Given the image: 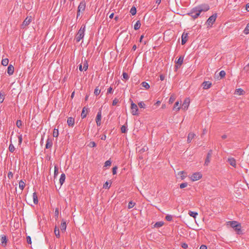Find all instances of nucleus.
Instances as JSON below:
<instances>
[{"label": "nucleus", "instance_id": "nucleus-45", "mask_svg": "<svg viewBox=\"0 0 249 249\" xmlns=\"http://www.w3.org/2000/svg\"><path fill=\"white\" fill-rule=\"evenodd\" d=\"M219 75L221 78H224L226 75V72L224 71H221L219 72Z\"/></svg>", "mask_w": 249, "mask_h": 249}, {"label": "nucleus", "instance_id": "nucleus-42", "mask_svg": "<svg viewBox=\"0 0 249 249\" xmlns=\"http://www.w3.org/2000/svg\"><path fill=\"white\" fill-rule=\"evenodd\" d=\"M135 205V203L133 202V201H130L128 205V208L131 209L133 208Z\"/></svg>", "mask_w": 249, "mask_h": 249}, {"label": "nucleus", "instance_id": "nucleus-37", "mask_svg": "<svg viewBox=\"0 0 249 249\" xmlns=\"http://www.w3.org/2000/svg\"><path fill=\"white\" fill-rule=\"evenodd\" d=\"M189 214L190 216H192L194 218H196V216L198 215V213L196 212L190 211L189 212Z\"/></svg>", "mask_w": 249, "mask_h": 249}, {"label": "nucleus", "instance_id": "nucleus-16", "mask_svg": "<svg viewBox=\"0 0 249 249\" xmlns=\"http://www.w3.org/2000/svg\"><path fill=\"white\" fill-rule=\"evenodd\" d=\"M202 86L204 89H208L211 87L212 83L210 81H205L202 83Z\"/></svg>", "mask_w": 249, "mask_h": 249}, {"label": "nucleus", "instance_id": "nucleus-13", "mask_svg": "<svg viewBox=\"0 0 249 249\" xmlns=\"http://www.w3.org/2000/svg\"><path fill=\"white\" fill-rule=\"evenodd\" d=\"M212 156V151H210L207 154L206 159L205 161L204 165L207 166L210 162V159Z\"/></svg>", "mask_w": 249, "mask_h": 249}, {"label": "nucleus", "instance_id": "nucleus-11", "mask_svg": "<svg viewBox=\"0 0 249 249\" xmlns=\"http://www.w3.org/2000/svg\"><path fill=\"white\" fill-rule=\"evenodd\" d=\"M181 101H177L173 107V110L178 111L181 108Z\"/></svg>", "mask_w": 249, "mask_h": 249}, {"label": "nucleus", "instance_id": "nucleus-35", "mask_svg": "<svg viewBox=\"0 0 249 249\" xmlns=\"http://www.w3.org/2000/svg\"><path fill=\"white\" fill-rule=\"evenodd\" d=\"M53 136L54 137H57L59 135V131L58 129L54 128L53 133Z\"/></svg>", "mask_w": 249, "mask_h": 249}, {"label": "nucleus", "instance_id": "nucleus-5", "mask_svg": "<svg viewBox=\"0 0 249 249\" xmlns=\"http://www.w3.org/2000/svg\"><path fill=\"white\" fill-rule=\"evenodd\" d=\"M130 108H131V113L133 115H135V116L139 115V112H138L139 109H138V107L136 104H135L133 102H132L131 103Z\"/></svg>", "mask_w": 249, "mask_h": 249}, {"label": "nucleus", "instance_id": "nucleus-12", "mask_svg": "<svg viewBox=\"0 0 249 249\" xmlns=\"http://www.w3.org/2000/svg\"><path fill=\"white\" fill-rule=\"evenodd\" d=\"M101 117H102L101 111H99L97 113L96 118V122L97 125L98 126H100L101 125Z\"/></svg>", "mask_w": 249, "mask_h": 249}, {"label": "nucleus", "instance_id": "nucleus-41", "mask_svg": "<svg viewBox=\"0 0 249 249\" xmlns=\"http://www.w3.org/2000/svg\"><path fill=\"white\" fill-rule=\"evenodd\" d=\"M189 14H190L191 16L194 18H197L198 17V16H196V12H194V8L193 9V10H192V11L191 12V13Z\"/></svg>", "mask_w": 249, "mask_h": 249}, {"label": "nucleus", "instance_id": "nucleus-7", "mask_svg": "<svg viewBox=\"0 0 249 249\" xmlns=\"http://www.w3.org/2000/svg\"><path fill=\"white\" fill-rule=\"evenodd\" d=\"M190 98H186L184 101H183V103L182 104L181 103V109L182 110H183L184 111H186L189 106H190Z\"/></svg>", "mask_w": 249, "mask_h": 249}, {"label": "nucleus", "instance_id": "nucleus-52", "mask_svg": "<svg viewBox=\"0 0 249 249\" xmlns=\"http://www.w3.org/2000/svg\"><path fill=\"white\" fill-rule=\"evenodd\" d=\"M126 127L124 125H123L121 127V131L122 133H125L126 132Z\"/></svg>", "mask_w": 249, "mask_h": 249}, {"label": "nucleus", "instance_id": "nucleus-34", "mask_svg": "<svg viewBox=\"0 0 249 249\" xmlns=\"http://www.w3.org/2000/svg\"><path fill=\"white\" fill-rule=\"evenodd\" d=\"M183 57L182 56H180L178 60L177 63L178 65H179V66H181L182 64L183 63Z\"/></svg>", "mask_w": 249, "mask_h": 249}, {"label": "nucleus", "instance_id": "nucleus-27", "mask_svg": "<svg viewBox=\"0 0 249 249\" xmlns=\"http://www.w3.org/2000/svg\"><path fill=\"white\" fill-rule=\"evenodd\" d=\"M25 186V183L22 180H20L19 182V188L20 190L22 191L24 188Z\"/></svg>", "mask_w": 249, "mask_h": 249}, {"label": "nucleus", "instance_id": "nucleus-53", "mask_svg": "<svg viewBox=\"0 0 249 249\" xmlns=\"http://www.w3.org/2000/svg\"><path fill=\"white\" fill-rule=\"evenodd\" d=\"M103 187L106 189H108L109 187V183L107 181H106L104 184Z\"/></svg>", "mask_w": 249, "mask_h": 249}, {"label": "nucleus", "instance_id": "nucleus-47", "mask_svg": "<svg viewBox=\"0 0 249 249\" xmlns=\"http://www.w3.org/2000/svg\"><path fill=\"white\" fill-rule=\"evenodd\" d=\"M88 146L90 147H94L96 146V144L94 142H90Z\"/></svg>", "mask_w": 249, "mask_h": 249}, {"label": "nucleus", "instance_id": "nucleus-6", "mask_svg": "<svg viewBox=\"0 0 249 249\" xmlns=\"http://www.w3.org/2000/svg\"><path fill=\"white\" fill-rule=\"evenodd\" d=\"M202 177V175L199 172H196L193 173L189 178L192 181H196L201 179Z\"/></svg>", "mask_w": 249, "mask_h": 249}, {"label": "nucleus", "instance_id": "nucleus-26", "mask_svg": "<svg viewBox=\"0 0 249 249\" xmlns=\"http://www.w3.org/2000/svg\"><path fill=\"white\" fill-rule=\"evenodd\" d=\"M34 203L36 204L38 203L37 196L36 193H34L32 196Z\"/></svg>", "mask_w": 249, "mask_h": 249}, {"label": "nucleus", "instance_id": "nucleus-28", "mask_svg": "<svg viewBox=\"0 0 249 249\" xmlns=\"http://www.w3.org/2000/svg\"><path fill=\"white\" fill-rule=\"evenodd\" d=\"M163 224H164V223L162 221H159V222L156 223L154 224V227L158 228L162 227L163 225Z\"/></svg>", "mask_w": 249, "mask_h": 249}, {"label": "nucleus", "instance_id": "nucleus-4", "mask_svg": "<svg viewBox=\"0 0 249 249\" xmlns=\"http://www.w3.org/2000/svg\"><path fill=\"white\" fill-rule=\"evenodd\" d=\"M86 8V2L84 1H81L78 7V11L77 14V18L80 16L81 13H83L85 10Z\"/></svg>", "mask_w": 249, "mask_h": 249}, {"label": "nucleus", "instance_id": "nucleus-49", "mask_svg": "<svg viewBox=\"0 0 249 249\" xmlns=\"http://www.w3.org/2000/svg\"><path fill=\"white\" fill-rule=\"evenodd\" d=\"M16 125L17 127L18 128L22 126V122L21 120H18L17 121Z\"/></svg>", "mask_w": 249, "mask_h": 249}, {"label": "nucleus", "instance_id": "nucleus-43", "mask_svg": "<svg viewBox=\"0 0 249 249\" xmlns=\"http://www.w3.org/2000/svg\"><path fill=\"white\" fill-rule=\"evenodd\" d=\"M9 150L10 152H13L15 150V147L13 144L11 143L9 146Z\"/></svg>", "mask_w": 249, "mask_h": 249}, {"label": "nucleus", "instance_id": "nucleus-24", "mask_svg": "<svg viewBox=\"0 0 249 249\" xmlns=\"http://www.w3.org/2000/svg\"><path fill=\"white\" fill-rule=\"evenodd\" d=\"M65 178H66L65 175L64 174H62L61 175V177L59 179V183H60V186H61L64 182Z\"/></svg>", "mask_w": 249, "mask_h": 249}, {"label": "nucleus", "instance_id": "nucleus-60", "mask_svg": "<svg viewBox=\"0 0 249 249\" xmlns=\"http://www.w3.org/2000/svg\"><path fill=\"white\" fill-rule=\"evenodd\" d=\"M58 169L57 167L55 166L54 167V175L55 176L56 175H57L58 174Z\"/></svg>", "mask_w": 249, "mask_h": 249}, {"label": "nucleus", "instance_id": "nucleus-25", "mask_svg": "<svg viewBox=\"0 0 249 249\" xmlns=\"http://www.w3.org/2000/svg\"><path fill=\"white\" fill-rule=\"evenodd\" d=\"M67 225L65 221H63L61 224V230L62 231H65L66 229Z\"/></svg>", "mask_w": 249, "mask_h": 249}, {"label": "nucleus", "instance_id": "nucleus-38", "mask_svg": "<svg viewBox=\"0 0 249 249\" xmlns=\"http://www.w3.org/2000/svg\"><path fill=\"white\" fill-rule=\"evenodd\" d=\"M244 33L246 35H248L249 34V23L247 25V26L244 29Z\"/></svg>", "mask_w": 249, "mask_h": 249}, {"label": "nucleus", "instance_id": "nucleus-30", "mask_svg": "<svg viewBox=\"0 0 249 249\" xmlns=\"http://www.w3.org/2000/svg\"><path fill=\"white\" fill-rule=\"evenodd\" d=\"M176 97L175 95H172L169 98V103L171 104H172L176 100Z\"/></svg>", "mask_w": 249, "mask_h": 249}, {"label": "nucleus", "instance_id": "nucleus-29", "mask_svg": "<svg viewBox=\"0 0 249 249\" xmlns=\"http://www.w3.org/2000/svg\"><path fill=\"white\" fill-rule=\"evenodd\" d=\"M9 63V60L8 58L2 59L1 61V64L4 66H6L8 65Z\"/></svg>", "mask_w": 249, "mask_h": 249}, {"label": "nucleus", "instance_id": "nucleus-58", "mask_svg": "<svg viewBox=\"0 0 249 249\" xmlns=\"http://www.w3.org/2000/svg\"><path fill=\"white\" fill-rule=\"evenodd\" d=\"M54 214H55V215L56 217H58V214H59V211H58V209H55V211H54Z\"/></svg>", "mask_w": 249, "mask_h": 249}, {"label": "nucleus", "instance_id": "nucleus-54", "mask_svg": "<svg viewBox=\"0 0 249 249\" xmlns=\"http://www.w3.org/2000/svg\"><path fill=\"white\" fill-rule=\"evenodd\" d=\"M165 218L167 221H171L172 220V216L171 215H168L166 216Z\"/></svg>", "mask_w": 249, "mask_h": 249}, {"label": "nucleus", "instance_id": "nucleus-50", "mask_svg": "<svg viewBox=\"0 0 249 249\" xmlns=\"http://www.w3.org/2000/svg\"><path fill=\"white\" fill-rule=\"evenodd\" d=\"M111 164V161L110 160H107L105 163V167L110 166Z\"/></svg>", "mask_w": 249, "mask_h": 249}, {"label": "nucleus", "instance_id": "nucleus-1", "mask_svg": "<svg viewBox=\"0 0 249 249\" xmlns=\"http://www.w3.org/2000/svg\"><path fill=\"white\" fill-rule=\"evenodd\" d=\"M227 225L233 228L237 234H242L241 225L238 222L235 221H229L227 223Z\"/></svg>", "mask_w": 249, "mask_h": 249}, {"label": "nucleus", "instance_id": "nucleus-9", "mask_svg": "<svg viewBox=\"0 0 249 249\" xmlns=\"http://www.w3.org/2000/svg\"><path fill=\"white\" fill-rule=\"evenodd\" d=\"M217 16L216 14L213 15L212 16H211L207 20L206 23L207 25L212 26L213 24V23L215 22L216 18Z\"/></svg>", "mask_w": 249, "mask_h": 249}, {"label": "nucleus", "instance_id": "nucleus-59", "mask_svg": "<svg viewBox=\"0 0 249 249\" xmlns=\"http://www.w3.org/2000/svg\"><path fill=\"white\" fill-rule=\"evenodd\" d=\"M27 242L28 244H31L32 241H31V238L30 236H28L27 237Z\"/></svg>", "mask_w": 249, "mask_h": 249}, {"label": "nucleus", "instance_id": "nucleus-8", "mask_svg": "<svg viewBox=\"0 0 249 249\" xmlns=\"http://www.w3.org/2000/svg\"><path fill=\"white\" fill-rule=\"evenodd\" d=\"M32 20V17H27L25 20L22 22V24L21 25V28H25L27 26H28Z\"/></svg>", "mask_w": 249, "mask_h": 249}, {"label": "nucleus", "instance_id": "nucleus-10", "mask_svg": "<svg viewBox=\"0 0 249 249\" xmlns=\"http://www.w3.org/2000/svg\"><path fill=\"white\" fill-rule=\"evenodd\" d=\"M187 176V173L184 171H179L176 175L177 178L180 180H183Z\"/></svg>", "mask_w": 249, "mask_h": 249}, {"label": "nucleus", "instance_id": "nucleus-33", "mask_svg": "<svg viewBox=\"0 0 249 249\" xmlns=\"http://www.w3.org/2000/svg\"><path fill=\"white\" fill-rule=\"evenodd\" d=\"M142 87L145 88L146 89H149L150 88L149 85L146 82H142Z\"/></svg>", "mask_w": 249, "mask_h": 249}, {"label": "nucleus", "instance_id": "nucleus-63", "mask_svg": "<svg viewBox=\"0 0 249 249\" xmlns=\"http://www.w3.org/2000/svg\"><path fill=\"white\" fill-rule=\"evenodd\" d=\"M112 92V88L111 87H110L107 91V93H111Z\"/></svg>", "mask_w": 249, "mask_h": 249}, {"label": "nucleus", "instance_id": "nucleus-39", "mask_svg": "<svg viewBox=\"0 0 249 249\" xmlns=\"http://www.w3.org/2000/svg\"><path fill=\"white\" fill-rule=\"evenodd\" d=\"M136 9L135 7H132L130 11V13L133 15H135L136 14Z\"/></svg>", "mask_w": 249, "mask_h": 249}, {"label": "nucleus", "instance_id": "nucleus-23", "mask_svg": "<svg viewBox=\"0 0 249 249\" xmlns=\"http://www.w3.org/2000/svg\"><path fill=\"white\" fill-rule=\"evenodd\" d=\"M88 113V108L84 107L81 113V117L82 118H84L86 117L87 114Z\"/></svg>", "mask_w": 249, "mask_h": 249}, {"label": "nucleus", "instance_id": "nucleus-17", "mask_svg": "<svg viewBox=\"0 0 249 249\" xmlns=\"http://www.w3.org/2000/svg\"><path fill=\"white\" fill-rule=\"evenodd\" d=\"M7 241V240L6 236L4 235H1V237L0 238V242L3 246L5 247L6 245Z\"/></svg>", "mask_w": 249, "mask_h": 249}, {"label": "nucleus", "instance_id": "nucleus-40", "mask_svg": "<svg viewBox=\"0 0 249 249\" xmlns=\"http://www.w3.org/2000/svg\"><path fill=\"white\" fill-rule=\"evenodd\" d=\"M54 234L57 238L59 237V236H60L59 231V229L57 227H55L54 229Z\"/></svg>", "mask_w": 249, "mask_h": 249}, {"label": "nucleus", "instance_id": "nucleus-22", "mask_svg": "<svg viewBox=\"0 0 249 249\" xmlns=\"http://www.w3.org/2000/svg\"><path fill=\"white\" fill-rule=\"evenodd\" d=\"M67 123L70 126H73L74 124V119L72 117L68 118L67 120Z\"/></svg>", "mask_w": 249, "mask_h": 249}, {"label": "nucleus", "instance_id": "nucleus-2", "mask_svg": "<svg viewBox=\"0 0 249 249\" xmlns=\"http://www.w3.org/2000/svg\"><path fill=\"white\" fill-rule=\"evenodd\" d=\"M209 9L208 5H203L194 8V12H196V16H199L202 11H207Z\"/></svg>", "mask_w": 249, "mask_h": 249}, {"label": "nucleus", "instance_id": "nucleus-18", "mask_svg": "<svg viewBox=\"0 0 249 249\" xmlns=\"http://www.w3.org/2000/svg\"><path fill=\"white\" fill-rule=\"evenodd\" d=\"M228 161L229 163L231 165V166L235 167L236 165V160H235L233 158H229L228 160Z\"/></svg>", "mask_w": 249, "mask_h": 249}, {"label": "nucleus", "instance_id": "nucleus-64", "mask_svg": "<svg viewBox=\"0 0 249 249\" xmlns=\"http://www.w3.org/2000/svg\"><path fill=\"white\" fill-rule=\"evenodd\" d=\"M200 249H207V248L205 245H201L200 247Z\"/></svg>", "mask_w": 249, "mask_h": 249}, {"label": "nucleus", "instance_id": "nucleus-19", "mask_svg": "<svg viewBox=\"0 0 249 249\" xmlns=\"http://www.w3.org/2000/svg\"><path fill=\"white\" fill-rule=\"evenodd\" d=\"M53 145V142L52 139L48 138L46 142L45 147L47 149L50 148L52 147Z\"/></svg>", "mask_w": 249, "mask_h": 249}, {"label": "nucleus", "instance_id": "nucleus-57", "mask_svg": "<svg viewBox=\"0 0 249 249\" xmlns=\"http://www.w3.org/2000/svg\"><path fill=\"white\" fill-rule=\"evenodd\" d=\"M117 166H115L112 169V173L113 175H115L116 174V171H117Z\"/></svg>", "mask_w": 249, "mask_h": 249}, {"label": "nucleus", "instance_id": "nucleus-56", "mask_svg": "<svg viewBox=\"0 0 249 249\" xmlns=\"http://www.w3.org/2000/svg\"><path fill=\"white\" fill-rule=\"evenodd\" d=\"M118 102V99H117V98L114 99L112 102V105L115 106L117 104Z\"/></svg>", "mask_w": 249, "mask_h": 249}, {"label": "nucleus", "instance_id": "nucleus-62", "mask_svg": "<svg viewBox=\"0 0 249 249\" xmlns=\"http://www.w3.org/2000/svg\"><path fill=\"white\" fill-rule=\"evenodd\" d=\"M182 247L184 249H187L188 248V245L186 243H183L182 244Z\"/></svg>", "mask_w": 249, "mask_h": 249}, {"label": "nucleus", "instance_id": "nucleus-51", "mask_svg": "<svg viewBox=\"0 0 249 249\" xmlns=\"http://www.w3.org/2000/svg\"><path fill=\"white\" fill-rule=\"evenodd\" d=\"M123 77L124 79H126V80L129 78V76L126 72H124L123 73Z\"/></svg>", "mask_w": 249, "mask_h": 249}, {"label": "nucleus", "instance_id": "nucleus-46", "mask_svg": "<svg viewBox=\"0 0 249 249\" xmlns=\"http://www.w3.org/2000/svg\"><path fill=\"white\" fill-rule=\"evenodd\" d=\"M138 105L140 107L144 108L145 107V105L143 102H140L138 103Z\"/></svg>", "mask_w": 249, "mask_h": 249}, {"label": "nucleus", "instance_id": "nucleus-20", "mask_svg": "<svg viewBox=\"0 0 249 249\" xmlns=\"http://www.w3.org/2000/svg\"><path fill=\"white\" fill-rule=\"evenodd\" d=\"M234 93L237 95H242L245 94V91L243 89L239 88L235 90Z\"/></svg>", "mask_w": 249, "mask_h": 249}, {"label": "nucleus", "instance_id": "nucleus-61", "mask_svg": "<svg viewBox=\"0 0 249 249\" xmlns=\"http://www.w3.org/2000/svg\"><path fill=\"white\" fill-rule=\"evenodd\" d=\"M8 177L9 178H11L13 177V174L11 172H9L8 174Z\"/></svg>", "mask_w": 249, "mask_h": 249}, {"label": "nucleus", "instance_id": "nucleus-44", "mask_svg": "<svg viewBox=\"0 0 249 249\" xmlns=\"http://www.w3.org/2000/svg\"><path fill=\"white\" fill-rule=\"evenodd\" d=\"M100 91L101 90L99 89L98 87H96L94 90V93L96 95H99L100 93Z\"/></svg>", "mask_w": 249, "mask_h": 249}, {"label": "nucleus", "instance_id": "nucleus-36", "mask_svg": "<svg viewBox=\"0 0 249 249\" xmlns=\"http://www.w3.org/2000/svg\"><path fill=\"white\" fill-rule=\"evenodd\" d=\"M5 94L3 92H0V103H1L3 102L4 99Z\"/></svg>", "mask_w": 249, "mask_h": 249}, {"label": "nucleus", "instance_id": "nucleus-21", "mask_svg": "<svg viewBox=\"0 0 249 249\" xmlns=\"http://www.w3.org/2000/svg\"><path fill=\"white\" fill-rule=\"evenodd\" d=\"M195 136V134L194 133H190L187 137V142L188 143H190L191 142L192 140L194 138Z\"/></svg>", "mask_w": 249, "mask_h": 249}, {"label": "nucleus", "instance_id": "nucleus-14", "mask_svg": "<svg viewBox=\"0 0 249 249\" xmlns=\"http://www.w3.org/2000/svg\"><path fill=\"white\" fill-rule=\"evenodd\" d=\"M188 40V34L183 33L181 36V44L184 45Z\"/></svg>", "mask_w": 249, "mask_h": 249}, {"label": "nucleus", "instance_id": "nucleus-55", "mask_svg": "<svg viewBox=\"0 0 249 249\" xmlns=\"http://www.w3.org/2000/svg\"><path fill=\"white\" fill-rule=\"evenodd\" d=\"M18 139L19 145H20L22 142V136L21 135L18 136Z\"/></svg>", "mask_w": 249, "mask_h": 249}, {"label": "nucleus", "instance_id": "nucleus-31", "mask_svg": "<svg viewBox=\"0 0 249 249\" xmlns=\"http://www.w3.org/2000/svg\"><path fill=\"white\" fill-rule=\"evenodd\" d=\"M88 68V63L87 61L85 59L83 62V69L85 71H87Z\"/></svg>", "mask_w": 249, "mask_h": 249}, {"label": "nucleus", "instance_id": "nucleus-48", "mask_svg": "<svg viewBox=\"0 0 249 249\" xmlns=\"http://www.w3.org/2000/svg\"><path fill=\"white\" fill-rule=\"evenodd\" d=\"M187 185H188V183L186 182H184V183H181L179 185V187H180V188L183 189V188L186 187L187 186Z\"/></svg>", "mask_w": 249, "mask_h": 249}, {"label": "nucleus", "instance_id": "nucleus-32", "mask_svg": "<svg viewBox=\"0 0 249 249\" xmlns=\"http://www.w3.org/2000/svg\"><path fill=\"white\" fill-rule=\"evenodd\" d=\"M141 27V23L140 21H137L134 25V29L137 30H138Z\"/></svg>", "mask_w": 249, "mask_h": 249}, {"label": "nucleus", "instance_id": "nucleus-3", "mask_svg": "<svg viewBox=\"0 0 249 249\" xmlns=\"http://www.w3.org/2000/svg\"><path fill=\"white\" fill-rule=\"evenodd\" d=\"M85 31V26L81 27L76 36L75 38L77 42H79L84 37Z\"/></svg>", "mask_w": 249, "mask_h": 249}, {"label": "nucleus", "instance_id": "nucleus-15", "mask_svg": "<svg viewBox=\"0 0 249 249\" xmlns=\"http://www.w3.org/2000/svg\"><path fill=\"white\" fill-rule=\"evenodd\" d=\"M14 67L12 65L10 64L7 68V73L8 74V75H11L14 73Z\"/></svg>", "mask_w": 249, "mask_h": 249}]
</instances>
